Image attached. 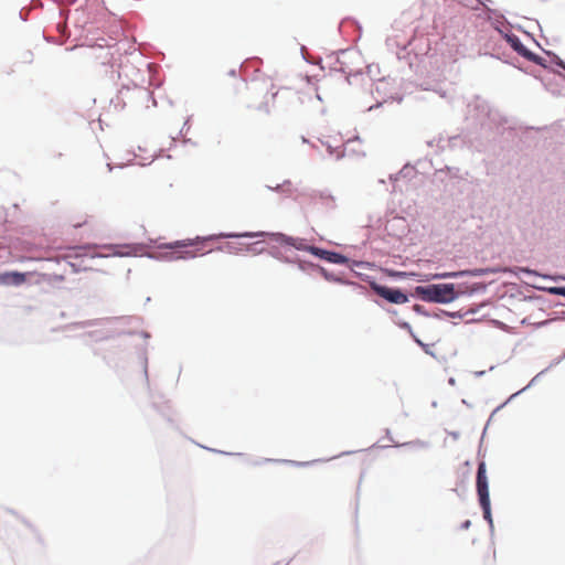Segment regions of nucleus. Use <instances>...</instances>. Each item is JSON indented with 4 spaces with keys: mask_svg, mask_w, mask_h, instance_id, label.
I'll return each instance as SVG.
<instances>
[{
    "mask_svg": "<svg viewBox=\"0 0 565 565\" xmlns=\"http://www.w3.org/2000/svg\"><path fill=\"white\" fill-rule=\"evenodd\" d=\"M258 243L254 244H244V243H226L223 247H220L221 250H226L230 253H239V252H262V249H257Z\"/></svg>",
    "mask_w": 565,
    "mask_h": 565,
    "instance_id": "6e6552de",
    "label": "nucleus"
},
{
    "mask_svg": "<svg viewBox=\"0 0 565 565\" xmlns=\"http://www.w3.org/2000/svg\"><path fill=\"white\" fill-rule=\"evenodd\" d=\"M128 246H124V247H115L114 248V252H113V255H117V256H127L130 254Z\"/></svg>",
    "mask_w": 565,
    "mask_h": 565,
    "instance_id": "9b49d317",
    "label": "nucleus"
},
{
    "mask_svg": "<svg viewBox=\"0 0 565 565\" xmlns=\"http://www.w3.org/2000/svg\"><path fill=\"white\" fill-rule=\"evenodd\" d=\"M99 53L96 55L97 58L102 60V64H111L113 53L109 49L99 47Z\"/></svg>",
    "mask_w": 565,
    "mask_h": 565,
    "instance_id": "9d476101",
    "label": "nucleus"
},
{
    "mask_svg": "<svg viewBox=\"0 0 565 565\" xmlns=\"http://www.w3.org/2000/svg\"><path fill=\"white\" fill-rule=\"evenodd\" d=\"M555 292H556V294H558V295H563V296H565V287H563V288H557V289L555 290Z\"/></svg>",
    "mask_w": 565,
    "mask_h": 565,
    "instance_id": "4468645a",
    "label": "nucleus"
},
{
    "mask_svg": "<svg viewBox=\"0 0 565 565\" xmlns=\"http://www.w3.org/2000/svg\"><path fill=\"white\" fill-rule=\"evenodd\" d=\"M415 294L424 301L447 303L456 298L455 287L452 284H439L428 286H417Z\"/></svg>",
    "mask_w": 565,
    "mask_h": 565,
    "instance_id": "f03ea898",
    "label": "nucleus"
},
{
    "mask_svg": "<svg viewBox=\"0 0 565 565\" xmlns=\"http://www.w3.org/2000/svg\"><path fill=\"white\" fill-rule=\"evenodd\" d=\"M310 252L322 258V259H326L328 262H331V263H335V264H342L344 262H347V258L338 253H333V252H328V250H324V249H321V248H318V247H310Z\"/></svg>",
    "mask_w": 565,
    "mask_h": 565,
    "instance_id": "0eeeda50",
    "label": "nucleus"
},
{
    "mask_svg": "<svg viewBox=\"0 0 565 565\" xmlns=\"http://www.w3.org/2000/svg\"><path fill=\"white\" fill-rule=\"evenodd\" d=\"M456 273H443V274H436L434 275V278L441 279V278H448V277H456Z\"/></svg>",
    "mask_w": 565,
    "mask_h": 565,
    "instance_id": "f8f14e48",
    "label": "nucleus"
},
{
    "mask_svg": "<svg viewBox=\"0 0 565 565\" xmlns=\"http://www.w3.org/2000/svg\"><path fill=\"white\" fill-rule=\"evenodd\" d=\"M507 40L511 47L520 55L527 58L529 61L539 63V56L530 52L516 35H509Z\"/></svg>",
    "mask_w": 565,
    "mask_h": 565,
    "instance_id": "423d86ee",
    "label": "nucleus"
},
{
    "mask_svg": "<svg viewBox=\"0 0 565 565\" xmlns=\"http://www.w3.org/2000/svg\"><path fill=\"white\" fill-rule=\"evenodd\" d=\"M372 289L376 292V295L392 303L401 305L407 302L408 300L407 296L399 289H393L386 286L379 285L376 282L372 284Z\"/></svg>",
    "mask_w": 565,
    "mask_h": 565,
    "instance_id": "39448f33",
    "label": "nucleus"
},
{
    "mask_svg": "<svg viewBox=\"0 0 565 565\" xmlns=\"http://www.w3.org/2000/svg\"><path fill=\"white\" fill-rule=\"evenodd\" d=\"M211 238H201L196 237L195 239H181L175 241L168 244L158 245L159 248H169L172 252L170 253V259H188L194 258L199 255H204L212 252V248H206V243Z\"/></svg>",
    "mask_w": 565,
    "mask_h": 565,
    "instance_id": "f257e3e1",
    "label": "nucleus"
},
{
    "mask_svg": "<svg viewBox=\"0 0 565 565\" xmlns=\"http://www.w3.org/2000/svg\"><path fill=\"white\" fill-rule=\"evenodd\" d=\"M25 281V274L9 271L0 275V284L19 286Z\"/></svg>",
    "mask_w": 565,
    "mask_h": 565,
    "instance_id": "1a4fd4ad",
    "label": "nucleus"
},
{
    "mask_svg": "<svg viewBox=\"0 0 565 565\" xmlns=\"http://www.w3.org/2000/svg\"><path fill=\"white\" fill-rule=\"evenodd\" d=\"M227 237H254L257 236V234L254 233H244L239 235H226Z\"/></svg>",
    "mask_w": 565,
    "mask_h": 565,
    "instance_id": "ddd939ff",
    "label": "nucleus"
},
{
    "mask_svg": "<svg viewBox=\"0 0 565 565\" xmlns=\"http://www.w3.org/2000/svg\"><path fill=\"white\" fill-rule=\"evenodd\" d=\"M477 493L479 497L480 505L483 510V518L491 523L492 518H491V508H490V495H489V486H488V478H487V467H486L484 461H481L478 465Z\"/></svg>",
    "mask_w": 565,
    "mask_h": 565,
    "instance_id": "20e7f679",
    "label": "nucleus"
},
{
    "mask_svg": "<svg viewBox=\"0 0 565 565\" xmlns=\"http://www.w3.org/2000/svg\"><path fill=\"white\" fill-rule=\"evenodd\" d=\"M245 90L243 94V100L249 108L265 109L268 111V90L258 83H252L249 85L244 84Z\"/></svg>",
    "mask_w": 565,
    "mask_h": 565,
    "instance_id": "7ed1b4c3",
    "label": "nucleus"
}]
</instances>
